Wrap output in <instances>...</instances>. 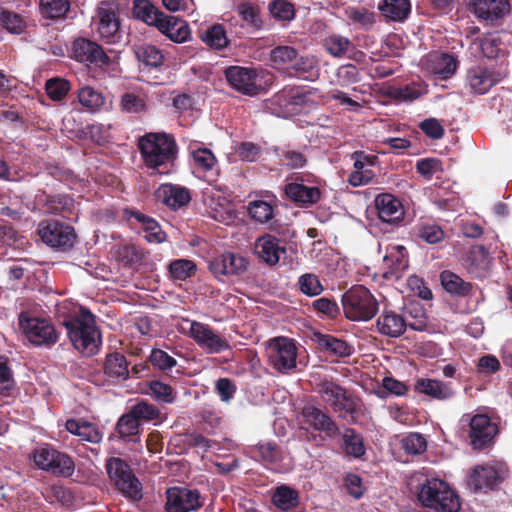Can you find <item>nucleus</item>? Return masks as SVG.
<instances>
[{
	"label": "nucleus",
	"instance_id": "1",
	"mask_svg": "<svg viewBox=\"0 0 512 512\" xmlns=\"http://www.w3.org/2000/svg\"><path fill=\"white\" fill-rule=\"evenodd\" d=\"M138 150L148 169L166 174L178 156V145L172 134L149 132L139 137Z\"/></svg>",
	"mask_w": 512,
	"mask_h": 512
},
{
	"label": "nucleus",
	"instance_id": "2",
	"mask_svg": "<svg viewBox=\"0 0 512 512\" xmlns=\"http://www.w3.org/2000/svg\"><path fill=\"white\" fill-rule=\"evenodd\" d=\"M82 316L83 318L65 320L63 325L74 348L90 356L97 352L101 339L95 326L94 315L86 310Z\"/></svg>",
	"mask_w": 512,
	"mask_h": 512
},
{
	"label": "nucleus",
	"instance_id": "3",
	"mask_svg": "<svg viewBox=\"0 0 512 512\" xmlns=\"http://www.w3.org/2000/svg\"><path fill=\"white\" fill-rule=\"evenodd\" d=\"M418 500L424 507L437 512H459L460 498L449 485L440 479H427L422 485Z\"/></svg>",
	"mask_w": 512,
	"mask_h": 512
},
{
	"label": "nucleus",
	"instance_id": "4",
	"mask_svg": "<svg viewBox=\"0 0 512 512\" xmlns=\"http://www.w3.org/2000/svg\"><path fill=\"white\" fill-rule=\"evenodd\" d=\"M342 308L347 319L368 321L378 312V302L363 285H354L342 295Z\"/></svg>",
	"mask_w": 512,
	"mask_h": 512
},
{
	"label": "nucleus",
	"instance_id": "5",
	"mask_svg": "<svg viewBox=\"0 0 512 512\" xmlns=\"http://www.w3.org/2000/svg\"><path fill=\"white\" fill-rule=\"evenodd\" d=\"M317 391L323 401L341 418L357 414L360 411V398L332 380H321L317 384Z\"/></svg>",
	"mask_w": 512,
	"mask_h": 512
},
{
	"label": "nucleus",
	"instance_id": "6",
	"mask_svg": "<svg viewBox=\"0 0 512 512\" xmlns=\"http://www.w3.org/2000/svg\"><path fill=\"white\" fill-rule=\"evenodd\" d=\"M105 467L110 480L124 496L135 501L142 498V484L125 460L111 457Z\"/></svg>",
	"mask_w": 512,
	"mask_h": 512
},
{
	"label": "nucleus",
	"instance_id": "7",
	"mask_svg": "<svg viewBox=\"0 0 512 512\" xmlns=\"http://www.w3.org/2000/svg\"><path fill=\"white\" fill-rule=\"evenodd\" d=\"M224 76L233 89L249 96H255L261 91L260 80L266 77H269L268 80L272 78V75L263 69L243 66L227 67L224 70Z\"/></svg>",
	"mask_w": 512,
	"mask_h": 512
},
{
	"label": "nucleus",
	"instance_id": "8",
	"mask_svg": "<svg viewBox=\"0 0 512 512\" xmlns=\"http://www.w3.org/2000/svg\"><path fill=\"white\" fill-rule=\"evenodd\" d=\"M266 353L270 365L282 374L296 368L297 346L293 339L275 337L267 342Z\"/></svg>",
	"mask_w": 512,
	"mask_h": 512
},
{
	"label": "nucleus",
	"instance_id": "9",
	"mask_svg": "<svg viewBox=\"0 0 512 512\" xmlns=\"http://www.w3.org/2000/svg\"><path fill=\"white\" fill-rule=\"evenodd\" d=\"M35 465L55 476L70 477L74 473L75 464L72 458L50 445L38 447L33 451Z\"/></svg>",
	"mask_w": 512,
	"mask_h": 512
},
{
	"label": "nucleus",
	"instance_id": "10",
	"mask_svg": "<svg viewBox=\"0 0 512 512\" xmlns=\"http://www.w3.org/2000/svg\"><path fill=\"white\" fill-rule=\"evenodd\" d=\"M19 325L28 341L35 346L49 348L56 344L59 339V334L54 325L46 319L29 317L21 313Z\"/></svg>",
	"mask_w": 512,
	"mask_h": 512
},
{
	"label": "nucleus",
	"instance_id": "11",
	"mask_svg": "<svg viewBox=\"0 0 512 512\" xmlns=\"http://www.w3.org/2000/svg\"><path fill=\"white\" fill-rule=\"evenodd\" d=\"M38 234L46 245L57 250L71 248L76 240L74 228L56 220L41 221Z\"/></svg>",
	"mask_w": 512,
	"mask_h": 512
},
{
	"label": "nucleus",
	"instance_id": "12",
	"mask_svg": "<svg viewBox=\"0 0 512 512\" xmlns=\"http://www.w3.org/2000/svg\"><path fill=\"white\" fill-rule=\"evenodd\" d=\"M96 30L107 43L121 39L119 8L116 4L101 2L94 17Z\"/></svg>",
	"mask_w": 512,
	"mask_h": 512
},
{
	"label": "nucleus",
	"instance_id": "13",
	"mask_svg": "<svg viewBox=\"0 0 512 512\" xmlns=\"http://www.w3.org/2000/svg\"><path fill=\"white\" fill-rule=\"evenodd\" d=\"M189 336L209 354H219L231 347L229 341L224 336L208 324L201 322H191Z\"/></svg>",
	"mask_w": 512,
	"mask_h": 512
},
{
	"label": "nucleus",
	"instance_id": "14",
	"mask_svg": "<svg viewBox=\"0 0 512 512\" xmlns=\"http://www.w3.org/2000/svg\"><path fill=\"white\" fill-rule=\"evenodd\" d=\"M165 508L167 512H190L203 506L204 499L197 489L172 487L166 492Z\"/></svg>",
	"mask_w": 512,
	"mask_h": 512
},
{
	"label": "nucleus",
	"instance_id": "15",
	"mask_svg": "<svg viewBox=\"0 0 512 512\" xmlns=\"http://www.w3.org/2000/svg\"><path fill=\"white\" fill-rule=\"evenodd\" d=\"M71 56L88 66L104 67L110 64L109 56L103 48L88 38H77L72 43Z\"/></svg>",
	"mask_w": 512,
	"mask_h": 512
},
{
	"label": "nucleus",
	"instance_id": "16",
	"mask_svg": "<svg viewBox=\"0 0 512 512\" xmlns=\"http://www.w3.org/2000/svg\"><path fill=\"white\" fill-rule=\"evenodd\" d=\"M474 16L487 25H497L509 13V0H469Z\"/></svg>",
	"mask_w": 512,
	"mask_h": 512
},
{
	"label": "nucleus",
	"instance_id": "17",
	"mask_svg": "<svg viewBox=\"0 0 512 512\" xmlns=\"http://www.w3.org/2000/svg\"><path fill=\"white\" fill-rule=\"evenodd\" d=\"M469 428L470 443L476 450L492 445L498 433L497 425L485 414H476L471 417Z\"/></svg>",
	"mask_w": 512,
	"mask_h": 512
},
{
	"label": "nucleus",
	"instance_id": "18",
	"mask_svg": "<svg viewBox=\"0 0 512 512\" xmlns=\"http://www.w3.org/2000/svg\"><path fill=\"white\" fill-rule=\"evenodd\" d=\"M351 159L354 161V171L350 173L348 182L354 187L368 184L375 176L371 168L378 164V156L357 150L351 154Z\"/></svg>",
	"mask_w": 512,
	"mask_h": 512
},
{
	"label": "nucleus",
	"instance_id": "19",
	"mask_svg": "<svg viewBox=\"0 0 512 512\" xmlns=\"http://www.w3.org/2000/svg\"><path fill=\"white\" fill-rule=\"evenodd\" d=\"M500 80V73L481 65L469 68L465 78L470 91L478 95L487 93Z\"/></svg>",
	"mask_w": 512,
	"mask_h": 512
},
{
	"label": "nucleus",
	"instance_id": "20",
	"mask_svg": "<svg viewBox=\"0 0 512 512\" xmlns=\"http://www.w3.org/2000/svg\"><path fill=\"white\" fill-rule=\"evenodd\" d=\"M157 201L173 211L188 206L192 196L188 188L172 183L161 184L154 192Z\"/></svg>",
	"mask_w": 512,
	"mask_h": 512
},
{
	"label": "nucleus",
	"instance_id": "21",
	"mask_svg": "<svg viewBox=\"0 0 512 512\" xmlns=\"http://www.w3.org/2000/svg\"><path fill=\"white\" fill-rule=\"evenodd\" d=\"M209 270L216 276L240 275L247 270L248 260L233 252H225L209 262Z\"/></svg>",
	"mask_w": 512,
	"mask_h": 512
},
{
	"label": "nucleus",
	"instance_id": "22",
	"mask_svg": "<svg viewBox=\"0 0 512 512\" xmlns=\"http://www.w3.org/2000/svg\"><path fill=\"white\" fill-rule=\"evenodd\" d=\"M302 417L305 424L316 431L324 432L326 436L333 438L339 434V427L331 416L324 410L306 405L302 409Z\"/></svg>",
	"mask_w": 512,
	"mask_h": 512
},
{
	"label": "nucleus",
	"instance_id": "23",
	"mask_svg": "<svg viewBox=\"0 0 512 512\" xmlns=\"http://www.w3.org/2000/svg\"><path fill=\"white\" fill-rule=\"evenodd\" d=\"M284 192L285 195L299 207H310L321 198V191L318 187L306 186L303 184V179L298 176L294 181L285 185Z\"/></svg>",
	"mask_w": 512,
	"mask_h": 512
},
{
	"label": "nucleus",
	"instance_id": "24",
	"mask_svg": "<svg viewBox=\"0 0 512 512\" xmlns=\"http://www.w3.org/2000/svg\"><path fill=\"white\" fill-rule=\"evenodd\" d=\"M38 201L47 213L60 215L67 219H72L76 215L75 201L68 194L51 195L44 192L38 197Z\"/></svg>",
	"mask_w": 512,
	"mask_h": 512
},
{
	"label": "nucleus",
	"instance_id": "25",
	"mask_svg": "<svg viewBox=\"0 0 512 512\" xmlns=\"http://www.w3.org/2000/svg\"><path fill=\"white\" fill-rule=\"evenodd\" d=\"M375 208L379 219L388 224L400 222L405 214L401 201L390 193H381L375 198Z\"/></svg>",
	"mask_w": 512,
	"mask_h": 512
},
{
	"label": "nucleus",
	"instance_id": "26",
	"mask_svg": "<svg viewBox=\"0 0 512 512\" xmlns=\"http://www.w3.org/2000/svg\"><path fill=\"white\" fill-rule=\"evenodd\" d=\"M410 236L416 242L437 245L445 240L446 232L433 220L421 218L412 226Z\"/></svg>",
	"mask_w": 512,
	"mask_h": 512
},
{
	"label": "nucleus",
	"instance_id": "27",
	"mask_svg": "<svg viewBox=\"0 0 512 512\" xmlns=\"http://www.w3.org/2000/svg\"><path fill=\"white\" fill-rule=\"evenodd\" d=\"M157 30L174 43H184L191 39L189 24L178 17L167 15L156 26Z\"/></svg>",
	"mask_w": 512,
	"mask_h": 512
},
{
	"label": "nucleus",
	"instance_id": "28",
	"mask_svg": "<svg viewBox=\"0 0 512 512\" xmlns=\"http://www.w3.org/2000/svg\"><path fill=\"white\" fill-rule=\"evenodd\" d=\"M254 250L259 259L269 266H275L279 262L281 254L286 253V249L281 246L280 240L271 234L258 237Z\"/></svg>",
	"mask_w": 512,
	"mask_h": 512
},
{
	"label": "nucleus",
	"instance_id": "29",
	"mask_svg": "<svg viewBox=\"0 0 512 512\" xmlns=\"http://www.w3.org/2000/svg\"><path fill=\"white\" fill-rule=\"evenodd\" d=\"M414 391L440 401L450 400L455 396L451 383L430 378H417Z\"/></svg>",
	"mask_w": 512,
	"mask_h": 512
},
{
	"label": "nucleus",
	"instance_id": "30",
	"mask_svg": "<svg viewBox=\"0 0 512 512\" xmlns=\"http://www.w3.org/2000/svg\"><path fill=\"white\" fill-rule=\"evenodd\" d=\"M124 216L127 219H135L138 223L142 224L145 232V239L150 243H162L166 239L165 232L161 229L159 223L152 217L135 209L126 208Z\"/></svg>",
	"mask_w": 512,
	"mask_h": 512
},
{
	"label": "nucleus",
	"instance_id": "31",
	"mask_svg": "<svg viewBox=\"0 0 512 512\" xmlns=\"http://www.w3.org/2000/svg\"><path fill=\"white\" fill-rule=\"evenodd\" d=\"M498 481L499 475L495 468L480 466L473 469L467 483L472 491L479 492L493 489Z\"/></svg>",
	"mask_w": 512,
	"mask_h": 512
},
{
	"label": "nucleus",
	"instance_id": "32",
	"mask_svg": "<svg viewBox=\"0 0 512 512\" xmlns=\"http://www.w3.org/2000/svg\"><path fill=\"white\" fill-rule=\"evenodd\" d=\"M103 371L112 381H125L130 375L129 362L120 352L109 353L105 357Z\"/></svg>",
	"mask_w": 512,
	"mask_h": 512
},
{
	"label": "nucleus",
	"instance_id": "33",
	"mask_svg": "<svg viewBox=\"0 0 512 512\" xmlns=\"http://www.w3.org/2000/svg\"><path fill=\"white\" fill-rule=\"evenodd\" d=\"M377 330L380 334L392 338L401 336L406 331V321L394 311H383L376 321Z\"/></svg>",
	"mask_w": 512,
	"mask_h": 512
},
{
	"label": "nucleus",
	"instance_id": "34",
	"mask_svg": "<svg viewBox=\"0 0 512 512\" xmlns=\"http://www.w3.org/2000/svg\"><path fill=\"white\" fill-rule=\"evenodd\" d=\"M378 10L386 22H404L411 13L410 0H381Z\"/></svg>",
	"mask_w": 512,
	"mask_h": 512
},
{
	"label": "nucleus",
	"instance_id": "35",
	"mask_svg": "<svg viewBox=\"0 0 512 512\" xmlns=\"http://www.w3.org/2000/svg\"><path fill=\"white\" fill-rule=\"evenodd\" d=\"M132 16L146 25L156 28L161 18L164 17V12L150 0H133Z\"/></svg>",
	"mask_w": 512,
	"mask_h": 512
},
{
	"label": "nucleus",
	"instance_id": "36",
	"mask_svg": "<svg viewBox=\"0 0 512 512\" xmlns=\"http://www.w3.org/2000/svg\"><path fill=\"white\" fill-rule=\"evenodd\" d=\"M132 51L137 61L145 68H158L165 60L162 51L152 44H134Z\"/></svg>",
	"mask_w": 512,
	"mask_h": 512
},
{
	"label": "nucleus",
	"instance_id": "37",
	"mask_svg": "<svg viewBox=\"0 0 512 512\" xmlns=\"http://www.w3.org/2000/svg\"><path fill=\"white\" fill-rule=\"evenodd\" d=\"M430 68L434 75L441 80L450 78L457 69V59L449 53H436L430 55Z\"/></svg>",
	"mask_w": 512,
	"mask_h": 512
},
{
	"label": "nucleus",
	"instance_id": "38",
	"mask_svg": "<svg viewBox=\"0 0 512 512\" xmlns=\"http://www.w3.org/2000/svg\"><path fill=\"white\" fill-rule=\"evenodd\" d=\"M490 264L489 254L483 246H474L464 259V265L470 274L482 276Z\"/></svg>",
	"mask_w": 512,
	"mask_h": 512
},
{
	"label": "nucleus",
	"instance_id": "39",
	"mask_svg": "<svg viewBox=\"0 0 512 512\" xmlns=\"http://www.w3.org/2000/svg\"><path fill=\"white\" fill-rule=\"evenodd\" d=\"M342 441V448L347 456L355 459H362L366 455L364 438L354 428L344 429Z\"/></svg>",
	"mask_w": 512,
	"mask_h": 512
},
{
	"label": "nucleus",
	"instance_id": "40",
	"mask_svg": "<svg viewBox=\"0 0 512 512\" xmlns=\"http://www.w3.org/2000/svg\"><path fill=\"white\" fill-rule=\"evenodd\" d=\"M440 281L444 290L459 297H466L472 291V284L464 281L460 276L450 270H444L440 273Z\"/></svg>",
	"mask_w": 512,
	"mask_h": 512
},
{
	"label": "nucleus",
	"instance_id": "41",
	"mask_svg": "<svg viewBox=\"0 0 512 512\" xmlns=\"http://www.w3.org/2000/svg\"><path fill=\"white\" fill-rule=\"evenodd\" d=\"M199 38L210 49L217 51L227 48L230 43L226 30L222 24H213L205 31H201L199 33Z\"/></svg>",
	"mask_w": 512,
	"mask_h": 512
},
{
	"label": "nucleus",
	"instance_id": "42",
	"mask_svg": "<svg viewBox=\"0 0 512 512\" xmlns=\"http://www.w3.org/2000/svg\"><path fill=\"white\" fill-rule=\"evenodd\" d=\"M189 149L196 170L205 173L215 170L218 160L210 149L199 145L190 146Z\"/></svg>",
	"mask_w": 512,
	"mask_h": 512
},
{
	"label": "nucleus",
	"instance_id": "43",
	"mask_svg": "<svg viewBox=\"0 0 512 512\" xmlns=\"http://www.w3.org/2000/svg\"><path fill=\"white\" fill-rule=\"evenodd\" d=\"M315 341L322 350L337 357H347L351 354V347L342 339L329 334L315 333Z\"/></svg>",
	"mask_w": 512,
	"mask_h": 512
},
{
	"label": "nucleus",
	"instance_id": "44",
	"mask_svg": "<svg viewBox=\"0 0 512 512\" xmlns=\"http://www.w3.org/2000/svg\"><path fill=\"white\" fill-rule=\"evenodd\" d=\"M145 252L135 244L119 245L115 248L114 256L125 267L134 268L143 261Z\"/></svg>",
	"mask_w": 512,
	"mask_h": 512
},
{
	"label": "nucleus",
	"instance_id": "45",
	"mask_svg": "<svg viewBox=\"0 0 512 512\" xmlns=\"http://www.w3.org/2000/svg\"><path fill=\"white\" fill-rule=\"evenodd\" d=\"M139 430L140 423L131 411L123 414L116 424V432L125 442H138Z\"/></svg>",
	"mask_w": 512,
	"mask_h": 512
},
{
	"label": "nucleus",
	"instance_id": "46",
	"mask_svg": "<svg viewBox=\"0 0 512 512\" xmlns=\"http://www.w3.org/2000/svg\"><path fill=\"white\" fill-rule=\"evenodd\" d=\"M272 503L280 510H293L299 504L298 491L287 485H281L273 493Z\"/></svg>",
	"mask_w": 512,
	"mask_h": 512
},
{
	"label": "nucleus",
	"instance_id": "47",
	"mask_svg": "<svg viewBox=\"0 0 512 512\" xmlns=\"http://www.w3.org/2000/svg\"><path fill=\"white\" fill-rule=\"evenodd\" d=\"M323 46L328 54L335 58L345 57L353 49V43L340 34H331L323 40Z\"/></svg>",
	"mask_w": 512,
	"mask_h": 512
},
{
	"label": "nucleus",
	"instance_id": "48",
	"mask_svg": "<svg viewBox=\"0 0 512 512\" xmlns=\"http://www.w3.org/2000/svg\"><path fill=\"white\" fill-rule=\"evenodd\" d=\"M70 9V0H40L39 10L47 19H61L66 17Z\"/></svg>",
	"mask_w": 512,
	"mask_h": 512
},
{
	"label": "nucleus",
	"instance_id": "49",
	"mask_svg": "<svg viewBox=\"0 0 512 512\" xmlns=\"http://www.w3.org/2000/svg\"><path fill=\"white\" fill-rule=\"evenodd\" d=\"M196 264L188 259H176L169 263V277L174 281H185L195 275Z\"/></svg>",
	"mask_w": 512,
	"mask_h": 512
},
{
	"label": "nucleus",
	"instance_id": "50",
	"mask_svg": "<svg viewBox=\"0 0 512 512\" xmlns=\"http://www.w3.org/2000/svg\"><path fill=\"white\" fill-rule=\"evenodd\" d=\"M384 261L390 267L392 273L398 274L403 272L409 266L406 248L402 245L393 247L389 254L385 256Z\"/></svg>",
	"mask_w": 512,
	"mask_h": 512
},
{
	"label": "nucleus",
	"instance_id": "51",
	"mask_svg": "<svg viewBox=\"0 0 512 512\" xmlns=\"http://www.w3.org/2000/svg\"><path fill=\"white\" fill-rule=\"evenodd\" d=\"M0 24L12 34H21L26 29V22L23 17L7 9H0Z\"/></svg>",
	"mask_w": 512,
	"mask_h": 512
},
{
	"label": "nucleus",
	"instance_id": "52",
	"mask_svg": "<svg viewBox=\"0 0 512 512\" xmlns=\"http://www.w3.org/2000/svg\"><path fill=\"white\" fill-rule=\"evenodd\" d=\"M130 411L134 414L139 423L141 421L149 422L153 420H162V413L160 409L154 404L148 403L144 400L135 404Z\"/></svg>",
	"mask_w": 512,
	"mask_h": 512
},
{
	"label": "nucleus",
	"instance_id": "53",
	"mask_svg": "<svg viewBox=\"0 0 512 512\" xmlns=\"http://www.w3.org/2000/svg\"><path fill=\"white\" fill-rule=\"evenodd\" d=\"M249 215L259 223H267L274 217V207L264 200H254L248 205Z\"/></svg>",
	"mask_w": 512,
	"mask_h": 512
},
{
	"label": "nucleus",
	"instance_id": "54",
	"mask_svg": "<svg viewBox=\"0 0 512 512\" xmlns=\"http://www.w3.org/2000/svg\"><path fill=\"white\" fill-rule=\"evenodd\" d=\"M149 393L158 402L171 404L176 399L175 390L168 384L160 380H152L148 384Z\"/></svg>",
	"mask_w": 512,
	"mask_h": 512
},
{
	"label": "nucleus",
	"instance_id": "55",
	"mask_svg": "<svg viewBox=\"0 0 512 512\" xmlns=\"http://www.w3.org/2000/svg\"><path fill=\"white\" fill-rule=\"evenodd\" d=\"M121 110L127 113H141L147 110L146 96L126 92L121 96Z\"/></svg>",
	"mask_w": 512,
	"mask_h": 512
},
{
	"label": "nucleus",
	"instance_id": "56",
	"mask_svg": "<svg viewBox=\"0 0 512 512\" xmlns=\"http://www.w3.org/2000/svg\"><path fill=\"white\" fill-rule=\"evenodd\" d=\"M148 361L155 369H158L163 373L171 371L172 368L177 365V360L174 357L159 348L152 349L148 357Z\"/></svg>",
	"mask_w": 512,
	"mask_h": 512
},
{
	"label": "nucleus",
	"instance_id": "57",
	"mask_svg": "<svg viewBox=\"0 0 512 512\" xmlns=\"http://www.w3.org/2000/svg\"><path fill=\"white\" fill-rule=\"evenodd\" d=\"M251 453L269 463H275L281 459V449L275 442H261L251 448Z\"/></svg>",
	"mask_w": 512,
	"mask_h": 512
},
{
	"label": "nucleus",
	"instance_id": "58",
	"mask_svg": "<svg viewBox=\"0 0 512 512\" xmlns=\"http://www.w3.org/2000/svg\"><path fill=\"white\" fill-rule=\"evenodd\" d=\"M271 15L278 20L291 21L295 18L296 9L289 0H273L269 4Z\"/></svg>",
	"mask_w": 512,
	"mask_h": 512
},
{
	"label": "nucleus",
	"instance_id": "59",
	"mask_svg": "<svg viewBox=\"0 0 512 512\" xmlns=\"http://www.w3.org/2000/svg\"><path fill=\"white\" fill-rule=\"evenodd\" d=\"M297 54V50L292 46H277L272 49L270 59L276 66L284 68L291 66Z\"/></svg>",
	"mask_w": 512,
	"mask_h": 512
},
{
	"label": "nucleus",
	"instance_id": "60",
	"mask_svg": "<svg viewBox=\"0 0 512 512\" xmlns=\"http://www.w3.org/2000/svg\"><path fill=\"white\" fill-rule=\"evenodd\" d=\"M45 90L51 100L61 101L68 94L70 83L63 78H52L47 80Z\"/></svg>",
	"mask_w": 512,
	"mask_h": 512
},
{
	"label": "nucleus",
	"instance_id": "61",
	"mask_svg": "<svg viewBox=\"0 0 512 512\" xmlns=\"http://www.w3.org/2000/svg\"><path fill=\"white\" fill-rule=\"evenodd\" d=\"M290 67L294 69L298 77L305 79L311 78L317 73L316 60L311 56L298 57L297 55Z\"/></svg>",
	"mask_w": 512,
	"mask_h": 512
},
{
	"label": "nucleus",
	"instance_id": "62",
	"mask_svg": "<svg viewBox=\"0 0 512 512\" xmlns=\"http://www.w3.org/2000/svg\"><path fill=\"white\" fill-rule=\"evenodd\" d=\"M300 291L310 297L317 296L324 290L318 276L313 273H305L298 279Z\"/></svg>",
	"mask_w": 512,
	"mask_h": 512
},
{
	"label": "nucleus",
	"instance_id": "63",
	"mask_svg": "<svg viewBox=\"0 0 512 512\" xmlns=\"http://www.w3.org/2000/svg\"><path fill=\"white\" fill-rule=\"evenodd\" d=\"M241 19L256 30L262 27L259 8L251 3H241L237 7Z\"/></svg>",
	"mask_w": 512,
	"mask_h": 512
},
{
	"label": "nucleus",
	"instance_id": "64",
	"mask_svg": "<svg viewBox=\"0 0 512 512\" xmlns=\"http://www.w3.org/2000/svg\"><path fill=\"white\" fill-rule=\"evenodd\" d=\"M78 100L84 107L91 110L98 109L104 104V97L92 87L86 86L79 90Z\"/></svg>",
	"mask_w": 512,
	"mask_h": 512
}]
</instances>
